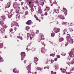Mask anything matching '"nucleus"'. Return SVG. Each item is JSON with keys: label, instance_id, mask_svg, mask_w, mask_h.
Here are the masks:
<instances>
[{"label": "nucleus", "instance_id": "obj_16", "mask_svg": "<svg viewBox=\"0 0 74 74\" xmlns=\"http://www.w3.org/2000/svg\"><path fill=\"white\" fill-rule=\"evenodd\" d=\"M26 23L27 24V25H31L32 24V21H31V20H29L27 21Z\"/></svg>", "mask_w": 74, "mask_h": 74}, {"label": "nucleus", "instance_id": "obj_17", "mask_svg": "<svg viewBox=\"0 0 74 74\" xmlns=\"http://www.w3.org/2000/svg\"><path fill=\"white\" fill-rule=\"evenodd\" d=\"M0 21H1V19H0ZM4 24V22L3 21H0V25H1V26H3Z\"/></svg>", "mask_w": 74, "mask_h": 74}, {"label": "nucleus", "instance_id": "obj_29", "mask_svg": "<svg viewBox=\"0 0 74 74\" xmlns=\"http://www.w3.org/2000/svg\"><path fill=\"white\" fill-rule=\"evenodd\" d=\"M55 53L54 54H50V56H53V57H54L55 56Z\"/></svg>", "mask_w": 74, "mask_h": 74}, {"label": "nucleus", "instance_id": "obj_4", "mask_svg": "<svg viewBox=\"0 0 74 74\" xmlns=\"http://www.w3.org/2000/svg\"><path fill=\"white\" fill-rule=\"evenodd\" d=\"M10 11H11L10 12V13L9 14L8 16L9 18H11L12 17V15H13L14 14V12H13L12 10H11Z\"/></svg>", "mask_w": 74, "mask_h": 74}, {"label": "nucleus", "instance_id": "obj_13", "mask_svg": "<svg viewBox=\"0 0 74 74\" xmlns=\"http://www.w3.org/2000/svg\"><path fill=\"white\" fill-rule=\"evenodd\" d=\"M58 17L59 18H60V19H65V18L64 17V16H63L61 15H59Z\"/></svg>", "mask_w": 74, "mask_h": 74}, {"label": "nucleus", "instance_id": "obj_56", "mask_svg": "<svg viewBox=\"0 0 74 74\" xmlns=\"http://www.w3.org/2000/svg\"><path fill=\"white\" fill-rule=\"evenodd\" d=\"M36 20H37V21H38V20H39L38 19V18H37V17H36Z\"/></svg>", "mask_w": 74, "mask_h": 74}, {"label": "nucleus", "instance_id": "obj_35", "mask_svg": "<svg viewBox=\"0 0 74 74\" xmlns=\"http://www.w3.org/2000/svg\"><path fill=\"white\" fill-rule=\"evenodd\" d=\"M28 15V12L27 11L25 12V15Z\"/></svg>", "mask_w": 74, "mask_h": 74}, {"label": "nucleus", "instance_id": "obj_51", "mask_svg": "<svg viewBox=\"0 0 74 74\" xmlns=\"http://www.w3.org/2000/svg\"><path fill=\"white\" fill-rule=\"evenodd\" d=\"M26 60H25L24 61V62L25 64H26Z\"/></svg>", "mask_w": 74, "mask_h": 74}, {"label": "nucleus", "instance_id": "obj_21", "mask_svg": "<svg viewBox=\"0 0 74 74\" xmlns=\"http://www.w3.org/2000/svg\"><path fill=\"white\" fill-rule=\"evenodd\" d=\"M10 3H8V6L5 7V8H9L10 7Z\"/></svg>", "mask_w": 74, "mask_h": 74}, {"label": "nucleus", "instance_id": "obj_58", "mask_svg": "<svg viewBox=\"0 0 74 74\" xmlns=\"http://www.w3.org/2000/svg\"><path fill=\"white\" fill-rule=\"evenodd\" d=\"M61 55H62V56H66V54H65V55H62V54H61Z\"/></svg>", "mask_w": 74, "mask_h": 74}, {"label": "nucleus", "instance_id": "obj_10", "mask_svg": "<svg viewBox=\"0 0 74 74\" xmlns=\"http://www.w3.org/2000/svg\"><path fill=\"white\" fill-rule=\"evenodd\" d=\"M13 71L14 73H17V74L19 73V71L17 70V69L16 68L14 69Z\"/></svg>", "mask_w": 74, "mask_h": 74}, {"label": "nucleus", "instance_id": "obj_26", "mask_svg": "<svg viewBox=\"0 0 74 74\" xmlns=\"http://www.w3.org/2000/svg\"><path fill=\"white\" fill-rule=\"evenodd\" d=\"M17 38H20L21 40H23V38H22V36H17Z\"/></svg>", "mask_w": 74, "mask_h": 74}, {"label": "nucleus", "instance_id": "obj_31", "mask_svg": "<svg viewBox=\"0 0 74 74\" xmlns=\"http://www.w3.org/2000/svg\"><path fill=\"white\" fill-rule=\"evenodd\" d=\"M3 27L5 29H6L7 28V26H6V25L5 24H3Z\"/></svg>", "mask_w": 74, "mask_h": 74}, {"label": "nucleus", "instance_id": "obj_42", "mask_svg": "<svg viewBox=\"0 0 74 74\" xmlns=\"http://www.w3.org/2000/svg\"><path fill=\"white\" fill-rule=\"evenodd\" d=\"M57 60H58V58H56L54 59V60L56 62V61H57Z\"/></svg>", "mask_w": 74, "mask_h": 74}, {"label": "nucleus", "instance_id": "obj_12", "mask_svg": "<svg viewBox=\"0 0 74 74\" xmlns=\"http://www.w3.org/2000/svg\"><path fill=\"white\" fill-rule=\"evenodd\" d=\"M54 30L55 32L56 33H58L60 32V29L59 28H55Z\"/></svg>", "mask_w": 74, "mask_h": 74}, {"label": "nucleus", "instance_id": "obj_64", "mask_svg": "<svg viewBox=\"0 0 74 74\" xmlns=\"http://www.w3.org/2000/svg\"><path fill=\"white\" fill-rule=\"evenodd\" d=\"M4 38H7V37H6V36H5Z\"/></svg>", "mask_w": 74, "mask_h": 74}, {"label": "nucleus", "instance_id": "obj_1", "mask_svg": "<svg viewBox=\"0 0 74 74\" xmlns=\"http://www.w3.org/2000/svg\"><path fill=\"white\" fill-rule=\"evenodd\" d=\"M67 35H69V36H67L66 37V39L68 41L65 43V47H67V45L69 44V42L70 44H73V40L71 39L70 35L69 34H67Z\"/></svg>", "mask_w": 74, "mask_h": 74}, {"label": "nucleus", "instance_id": "obj_47", "mask_svg": "<svg viewBox=\"0 0 74 74\" xmlns=\"http://www.w3.org/2000/svg\"><path fill=\"white\" fill-rule=\"evenodd\" d=\"M10 32H12V29H10Z\"/></svg>", "mask_w": 74, "mask_h": 74}, {"label": "nucleus", "instance_id": "obj_60", "mask_svg": "<svg viewBox=\"0 0 74 74\" xmlns=\"http://www.w3.org/2000/svg\"><path fill=\"white\" fill-rule=\"evenodd\" d=\"M50 42H51V44H53V42H51V41H49Z\"/></svg>", "mask_w": 74, "mask_h": 74}, {"label": "nucleus", "instance_id": "obj_36", "mask_svg": "<svg viewBox=\"0 0 74 74\" xmlns=\"http://www.w3.org/2000/svg\"><path fill=\"white\" fill-rule=\"evenodd\" d=\"M67 23L63 22L62 23V25H66Z\"/></svg>", "mask_w": 74, "mask_h": 74}, {"label": "nucleus", "instance_id": "obj_5", "mask_svg": "<svg viewBox=\"0 0 74 74\" xmlns=\"http://www.w3.org/2000/svg\"><path fill=\"white\" fill-rule=\"evenodd\" d=\"M31 64H32V63L29 64V65H28L27 66V70L28 71V73L29 74L30 73V69H31V67H30V66H31Z\"/></svg>", "mask_w": 74, "mask_h": 74}, {"label": "nucleus", "instance_id": "obj_24", "mask_svg": "<svg viewBox=\"0 0 74 74\" xmlns=\"http://www.w3.org/2000/svg\"><path fill=\"white\" fill-rule=\"evenodd\" d=\"M38 13H40V12L41 13V14L42 13V11H41V10L40 9L38 10Z\"/></svg>", "mask_w": 74, "mask_h": 74}, {"label": "nucleus", "instance_id": "obj_57", "mask_svg": "<svg viewBox=\"0 0 74 74\" xmlns=\"http://www.w3.org/2000/svg\"><path fill=\"white\" fill-rule=\"evenodd\" d=\"M53 11H54V12H55L56 11V9H54Z\"/></svg>", "mask_w": 74, "mask_h": 74}, {"label": "nucleus", "instance_id": "obj_63", "mask_svg": "<svg viewBox=\"0 0 74 74\" xmlns=\"http://www.w3.org/2000/svg\"><path fill=\"white\" fill-rule=\"evenodd\" d=\"M51 6H52V5H53V4H51Z\"/></svg>", "mask_w": 74, "mask_h": 74}, {"label": "nucleus", "instance_id": "obj_20", "mask_svg": "<svg viewBox=\"0 0 74 74\" xmlns=\"http://www.w3.org/2000/svg\"><path fill=\"white\" fill-rule=\"evenodd\" d=\"M36 70H39V71H41V68L39 67H37L36 68Z\"/></svg>", "mask_w": 74, "mask_h": 74}, {"label": "nucleus", "instance_id": "obj_25", "mask_svg": "<svg viewBox=\"0 0 74 74\" xmlns=\"http://www.w3.org/2000/svg\"><path fill=\"white\" fill-rule=\"evenodd\" d=\"M55 69L56 70L57 69H59V67H58V65H55Z\"/></svg>", "mask_w": 74, "mask_h": 74}, {"label": "nucleus", "instance_id": "obj_61", "mask_svg": "<svg viewBox=\"0 0 74 74\" xmlns=\"http://www.w3.org/2000/svg\"><path fill=\"white\" fill-rule=\"evenodd\" d=\"M13 7H14V8H15V7H14V5H13Z\"/></svg>", "mask_w": 74, "mask_h": 74}, {"label": "nucleus", "instance_id": "obj_38", "mask_svg": "<svg viewBox=\"0 0 74 74\" xmlns=\"http://www.w3.org/2000/svg\"><path fill=\"white\" fill-rule=\"evenodd\" d=\"M56 56H57L58 58H60V56L59 55Z\"/></svg>", "mask_w": 74, "mask_h": 74}, {"label": "nucleus", "instance_id": "obj_3", "mask_svg": "<svg viewBox=\"0 0 74 74\" xmlns=\"http://www.w3.org/2000/svg\"><path fill=\"white\" fill-rule=\"evenodd\" d=\"M21 60H23L26 56V54L25 52H22L21 53Z\"/></svg>", "mask_w": 74, "mask_h": 74}, {"label": "nucleus", "instance_id": "obj_14", "mask_svg": "<svg viewBox=\"0 0 74 74\" xmlns=\"http://www.w3.org/2000/svg\"><path fill=\"white\" fill-rule=\"evenodd\" d=\"M0 29L1 33H3V32H5V30H4V29L3 27L1 28L0 27Z\"/></svg>", "mask_w": 74, "mask_h": 74}, {"label": "nucleus", "instance_id": "obj_40", "mask_svg": "<svg viewBox=\"0 0 74 74\" xmlns=\"http://www.w3.org/2000/svg\"><path fill=\"white\" fill-rule=\"evenodd\" d=\"M18 27L15 26L14 27V30H17V29H18V28H17Z\"/></svg>", "mask_w": 74, "mask_h": 74}, {"label": "nucleus", "instance_id": "obj_45", "mask_svg": "<svg viewBox=\"0 0 74 74\" xmlns=\"http://www.w3.org/2000/svg\"><path fill=\"white\" fill-rule=\"evenodd\" d=\"M66 64H68V65H69L70 64V62H66Z\"/></svg>", "mask_w": 74, "mask_h": 74}, {"label": "nucleus", "instance_id": "obj_37", "mask_svg": "<svg viewBox=\"0 0 74 74\" xmlns=\"http://www.w3.org/2000/svg\"><path fill=\"white\" fill-rule=\"evenodd\" d=\"M49 67H44V69H49Z\"/></svg>", "mask_w": 74, "mask_h": 74}, {"label": "nucleus", "instance_id": "obj_23", "mask_svg": "<svg viewBox=\"0 0 74 74\" xmlns=\"http://www.w3.org/2000/svg\"><path fill=\"white\" fill-rule=\"evenodd\" d=\"M3 47V43L0 44V48H1Z\"/></svg>", "mask_w": 74, "mask_h": 74}, {"label": "nucleus", "instance_id": "obj_28", "mask_svg": "<svg viewBox=\"0 0 74 74\" xmlns=\"http://www.w3.org/2000/svg\"><path fill=\"white\" fill-rule=\"evenodd\" d=\"M30 10L31 12H33V11H34V8H33L31 7V8Z\"/></svg>", "mask_w": 74, "mask_h": 74}, {"label": "nucleus", "instance_id": "obj_50", "mask_svg": "<svg viewBox=\"0 0 74 74\" xmlns=\"http://www.w3.org/2000/svg\"><path fill=\"white\" fill-rule=\"evenodd\" d=\"M23 3H24V2H21V5H22H22H23Z\"/></svg>", "mask_w": 74, "mask_h": 74}, {"label": "nucleus", "instance_id": "obj_18", "mask_svg": "<svg viewBox=\"0 0 74 74\" xmlns=\"http://www.w3.org/2000/svg\"><path fill=\"white\" fill-rule=\"evenodd\" d=\"M64 40V39L63 38H60L59 40V41L60 42H62V41H63Z\"/></svg>", "mask_w": 74, "mask_h": 74}, {"label": "nucleus", "instance_id": "obj_30", "mask_svg": "<svg viewBox=\"0 0 74 74\" xmlns=\"http://www.w3.org/2000/svg\"><path fill=\"white\" fill-rule=\"evenodd\" d=\"M54 36H55V33H52L51 34V37H54Z\"/></svg>", "mask_w": 74, "mask_h": 74}, {"label": "nucleus", "instance_id": "obj_19", "mask_svg": "<svg viewBox=\"0 0 74 74\" xmlns=\"http://www.w3.org/2000/svg\"><path fill=\"white\" fill-rule=\"evenodd\" d=\"M64 34H66L68 33V32L67 31V29H65L64 30Z\"/></svg>", "mask_w": 74, "mask_h": 74}, {"label": "nucleus", "instance_id": "obj_46", "mask_svg": "<svg viewBox=\"0 0 74 74\" xmlns=\"http://www.w3.org/2000/svg\"><path fill=\"white\" fill-rule=\"evenodd\" d=\"M62 73H65V71H63V70H62Z\"/></svg>", "mask_w": 74, "mask_h": 74}, {"label": "nucleus", "instance_id": "obj_34", "mask_svg": "<svg viewBox=\"0 0 74 74\" xmlns=\"http://www.w3.org/2000/svg\"><path fill=\"white\" fill-rule=\"evenodd\" d=\"M74 64V61L72 60V61H71V64Z\"/></svg>", "mask_w": 74, "mask_h": 74}, {"label": "nucleus", "instance_id": "obj_41", "mask_svg": "<svg viewBox=\"0 0 74 74\" xmlns=\"http://www.w3.org/2000/svg\"><path fill=\"white\" fill-rule=\"evenodd\" d=\"M56 1H55V2H53V4H56Z\"/></svg>", "mask_w": 74, "mask_h": 74}, {"label": "nucleus", "instance_id": "obj_32", "mask_svg": "<svg viewBox=\"0 0 74 74\" xmlns=\"http://www.w3.org/2000/svg\"><path fill=\"white\" fill-rule=\"evenodd\" d=\"M51 74H56V72H54V73H53V71H51Z\"/></svg>", "mask_w": 74, "mask_h": 74}, {"label": "nucleus", "instance_id": "obj_62", "mask_svg": "<svg viewBox=\"0 0 74 74\" xmlns=\"http://www.w3.org/2000/svg\"><path fill=\"white\" fill-rule=\"evenodd\" d=\"M34 16L35 18H36V15H34Z\"/></svg>", "mask_w": 74, "mask_h": 74}, {"label": "nucleus", "instance_id": "obj_6", "mask_svg": "<svg viewBox=\"0 0 74 74\" xmlns=\"http://www.w3.org/2000/svg\"><path fill=\"white\" fill-rule=\"evenodd\" d=\"M16 26V27H19V25L18 24L17 22H15L13 23H12V25H11V27H12V26Z\"/></svg>", "mask_w": 74, "mask_h": 74}, {"label": "nucleus", "instance_id": "obj_9", "mask_svg": "<svg viewBox=\"0 0 74 74\" xmlns=\"http://www.w3.org/2000/svg\"><path fill=\"white\" fill-rule=\"evenodd\" d=\"M40 36L41 38L39 40V39H38V42H40V41H41L40 40H44V36L43 35H42V34H41Z\"/></svg>", "mask_w": 74, "mask_h": 74}, {"label": "nucleus", "instance_id": "obj_11", "mask_svg": "<svg viewBox=\"0 0 74 74\" xmlns=\"http://www.w3.org/2000/svg\"><path fill=\"white\" fill-rule=\"evenodd\" d=\"M63 11H64L63 12L65 14V16H66V15H67V10L65 8H64L63 9Z\"/></svg>", "mask_w": 74, "mask_h": 74}, {"label": "nucleus", "instance_id": "obj_44", "mask_svg": "<svg viewBox=\"0 0 74 74\" xmlns=\"http://www.w3.org/2000/svg\"><path fill=\"white\" fill-rule=\"evenodd\" d=\"M25 8H26V10H28V8H27V6H25Z\"/></svg>", "mask_w": 74, "mask_h": 74}, {"label": "nucleus", "instance_id": "obj_33", "mask_svg": "<svg viewBox=\"0 0 74 74\" xmlns=\"http://www.w3.org/2000/svg\"><path fill=\"white\" fill-rule=\"evenodd\" d=\"M41 42L43 45H44V46H45V44L44 43H43L44 42L41 41Z\"/></svg>", "mask_w": 74, "mask_h": 74}, {"label": "nucleus", "instance_id": "obj_39", "mask_svg": "<svg viewBox=\"0 0 74 74\" xmlns=\"http://www.w3.org/2000/svg\"><path fill=\"white\" fill-rule=\"evenodd\" d=\"M17 15H18V19H19V18H20V15H18L17 14Z\"/></svg>", "mask_w": 74, "mask_h": 74}, {"label": "nucleus", "instance_id": "obj_8", "mask_svg": "<svg viewBox=\"0 0 74 74\" xmlns=\"http://www.w3.org/2000/svg\"><path fill=\"white\" fill-rule=\"evenodd\" d=\"M74 52L73 51H71L69 53L70 56L71 58H74Z\"/></svg>", "mask_w": 74, "mask_h": 74}, {"label": "nucleus", "instance_id": "obj_59", "mask_svg": "<svg viewBox=\"0 0 74 74\" xmlns=\"http://www.w3.org/2000/svg\"><path fill=\"white\" fill-rule=\"evenodd\" d=\"M36 3L37 4H38V1H36Z\"/></svg>", "mask_w": 74, "mask_h": 74}, {"label": "nucleus", "instance_id": "obj_7", "mask_svg": "<svg viewBox=\"0 0 74 74\" xmlns=\"http://www.w3.org/2000/svg\"><path fill=\"white\" fill-rule=\"evenodd\" d=\"M46 51V49H45V47H42L41 49V52L43 54H45V52Z\"/></svg>", "mask_w": 74, "mask_h": 74}, {"label": "nucleus", "instance_id": "obj_2", "mask_svg": "<svg viewBox=\"0 0 74 74\" xmlns=\"http://www.w3.org/2000/svg\"><path fill=\"white\" fill-rule=\"evenodd\" d=\"M34 36V32H31V34H29V33H27V37H28L29 38L30 40H32V39H33V38H33V37Z\"/></svg>", "mask_w": 74, "mask_h": 74}, {"label": "nucleus", "instance_id": "obj_55", "mask_svg": "<svg viewBox=\"0 0 74 74\" xmlns=\"http://www.w3.org/2000/svg\"><path fill=\"white\" fill-rule=\"evenodd\" d=\"M74 25V24H73L71 23V24L70 25V26H73Z\"/></svg>", "mask_w": 74, "mask_h": 74}, {"label": "nucleus", "instance_id": "obj_22", "mask_svg": "<svg viewBox=\"0 0 74 74\" xmlns=\"http://www.w3.org/2000/svg\"><path fill=\"white\" fill-rule=\"evenodd\" d=\"M0 62H3L4 60H3V59L2 58V57H1V56H0Z\"/></svg>", "mask_w": 74, "mask_h": 74}, {"label": "nucleus", "instance_id": "obj_54", "mask_svg": "<svg viewBox=\"0 0 74 74\" xmlns=\"http://www.w3.org/2000/svg\"><path fill=\"white\" fill-rule=\"evenodd\" d=\"M29 4H31V3H32V2L31 1H29L28 3Z\"/></svg>", "mask_w": 74, "mask_h": 74}, {"label": "nucleus", "instance_id": "obj_15", "mask_svg": "<svg viewBox=\"0 0 74 74\" xmlns=\"http://www.w3.org/2000/svg\"><path fill=\"white\" fill-rule=\"evenodd\" d=\"M38 58H37L36 57H34V62L35 63H36L38 61Z\"/></svg>", "mask_w": 74, "mask_h": 74}, {"label": "nucleus", "instance_id": "obj_52", "mask_svg": "<svg viewBox=\"0 0 74 74\" xmlns=\"http://www.w3.org/2000/svg\"><path fill=\"white\" fill-rule=\"evenodd\" d=\"M53 61L54 60H51V63H53Z\"/></svg>", "mask_w": 74, "mask_h": 74}, {"label": "nucleus", "instance_id": "obj_49", "mask_svg": "<svg viewBox=\"0 0 74 74\" xmlns=\"http://www.w3.org/2000/svg\"><path fill=\"white\" fill-rule=\"evenodd\" d=\"M39 32V31L38 30L36 32V34H38V32Z\"/></svg>", "mask_w": 74, "mask_h": 74}, {"label": "nucleus", "instance_id": "obj_43", "mask_svg": "<svg viewBox=\"0 0 74 74\" xmlns=\"http://www.w3.org/2000/svg\"><path fill=\"white\" fill-rule=\"evenodd\" d=\"M74 70V68H72V69L70 70V71H73Z\"/></svg>", "mask_w": 74, "mask_h": 74}, {"label": "nucleus", "instance_id": "obj_48", "mask_svg": "<svg viewBox=\"0 0 74 74\" xmlns=\"http://www.w3.org/2000/svg\"><path fill=\"white\" fill-rule=\"evenodd\" d=\"M49 7H48L47 8V11H49Z\"/></svg>", "mask_w": 74, "mask_h": 74}, {"label": "nucleus", "instance_id": "obj_53", "mask_svg": "<svg viewBox=\"0 0 74 74\" xmlns=\"http://www.w3.org/2000/svg\"><path fill=\"white\" fill-rule=\"evenodd\" d=\"M45 15H47V12H45Z\"/></svg>", "mask_w": 74, "mask_h": 74}, {"label": "nucleus", "instance_id": "obj_27", "mask_svg": "<svg viewBox=\"0 0 74 74\" xmlns=\"http://www.w3.org/2000/svg\"><path fill=\"white\" fill-rule=\"evenodd\" d=\"M30 29V27H26V30H27L28 32H29V29Z\"/></svg>", "mask_w": 74, "mask_h": 74}]
</instances>
